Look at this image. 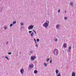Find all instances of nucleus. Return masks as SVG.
Instances as JSON below:
<instances>
[{"mask_svg":"<svg viewBox=\"0 0 76 76\" xmlns=\"http://www.w3.org/2000/svg\"><path fill=\"white\" fill-rule=\"evenodd\" d=\"M36 46L37 47H38V45H36Z\"/></svg>","mask_w":76,"mask_h":76,"instance_id":"nucleus-33","label":"nucleus"},{"mask_svg":"<svg viewBox=\"0 0 76 76\" xmlns=\"http://www.w3.org/2000/svg\"><path fill=\"white\" fill-rule=\"evenodd\" d=\"M10 26H13V24H11L10 25Z\"/></svg>","mask_w":76,"mask_h":76,"instance_id":"nucleus-25","label":"nucleus"},{"mask_svg":"<svg viewBox=\"0 0 76 76\" xmlns=\"http://www.w3.org/2000/svg\"><path fill=\"white\" fill-rule=\"evenodd\" d=\"M57 76H61V75L60 74H58Z\"/></svg>","mask_w":76,"mask_h":76,"instance_id":"nucleus-19","label":"nucleus"},{"mask_svg":"<svg viewBox=\"0 0 76 76\" xmlns=\"http://www.w3.org/2000/svg\"><path fill=\"white\" fill-rule=\"evenodd\" d=\"M63 46L64 48H67V44L64 43L63 44Z\"/></svg>","mask_w":76,"mask_h":76,"instance_id":"nucleus-6","label":"nucleus"},{"mask_svg":"<svg viewBox=\"0 0 76 76\" xmlns=\"http://www.w3.org/2000/svg\"><path fill=\"white\" fill-rule=\"evenodd\" d=\"M54 53L55 55H57L58 53V50L57 49H55L54 51Z\"/></svg>","mask_w":76,"mask_h":76,"instance_id":"nucleus-2","label":"nucleus"},{"mask_svg":"<svg viewBox=\"0 0 76 76\" xmlns=\"http://www.w3.org/2000/svg\"><path fill=\"white\" fill-rule=\"evenodd\" d=\"M8 54L9 55H10V54H12V53H11V52H9L8 53Z\"/></svg>","mask_w":76,"mask_h":76,"instance_id":"nucleus-18","label":"nucleus"},{"mask_svg":"<svg viewBox=\"0 0 76 76\" xmlns=\"http://www.w3.org/2000/svg\"><path fill=\"white\" fill-rule=\"evenodd\" d=\"M44 65L45 66H47V64H45V63H44Z\"/></svg>","mask_w":76,"mask_h":76,"instance_id":"nucleus-17","label":"nucleus"},{"mask_svg":"<svg viewBox=\"0 0 76 76\" xmlns=\"http://www.w3.org/2000/svg\"><path fill=\"white\" fill-rule=\"evenodd\" d=\"M64 19H65V20H66V19H67V18L66 17H65Z\"/></svg>","mask_w":76,"mask_h":76,"instance_id":"nucleus-26","label":"nucleus"},{"mask_svg":"<svg viewBox=\"0 0 76 76\" xmlns=\"http://www.w3.org/2000/svg\"><path fill=\"white\" fill-rule=\"evenodd\" d=\"M20 24H21V26H23V23H20Z\"/></svg>","mask_w":76,"mask_h":76,"instance_id":"nucleus-23","label":"nucleus"},{"mask_svg":"<svg viewBox=\"0 0 76 76\" xmlns=\"http://www.w3.org/2000/svg\"><path fill=\"white\" fill-rule=\"evenodd\" d=\"M75 72H73L72 73V76H75Z\"/></svg>","mask_w":76,"mask_h":76,"instance_id":"nucleus-10","label":"nucleus"},{"mask_svg":"<svg viewBox=\"0 0 76 76\" xmlns=\"http://www.w3.org/2000/svg\"><path fill=\"white\" fill-rule=\"evenodd\" d=\"M71 6H73V2H71Z\"/></svg>","mask_w":76,"mask_h":76,"instance_id":"nucleus-27","label":"nucleus"},{"mask_svg":"<svg viewBox=\"0 0 76 76\" xmlns=\"http://www.w3.org/2000/svg\"><path fill=\"white\" fill-rule=\"evenodd\" d=\"M49 60H50V59L49 58H48L46 60L47 61H49Z\"/></svg>","mask_w":76,"mask_h":76,"instance_id":"nucleus-21","label":"nucleus"},{"mask_svg":"<svg viewBox=\"0 0 76 76\" xmlns=\"http://www.w3.org/2000/svg\"><path fill=\"white\" fill-rule=\"evenodd\" d=\"M35 58V57L34 56H32L31 57V60H34Z\"/></svg>","mask_w":76,"mask_h":76,"instance_id":"nucleus-4","label":"nucleus"},{"mask_svg":"<svg viewBox=\"0 0 76 76\" xmlns=\"http://www.w3.org/2000/svg\"><path fill=\"white\" fill-rule=\"evenodd\" d=\"M4 29H7V27H4Z\"/></svg>","mask_w":76,"mask_h":76,"instance_id":"nucleus-28","label":"nucleus"},{"mask_svg":"<svg viewBox=\"0 0 76 76\" xmlns=\"http://www.w3.org/2000/svg\"><path fill=\"white\" fill-rule=\"evenodd\" d=\"M58 70H56V74H58Z\"/></svg>","mask_w":76,"mask_h":76,"instance_id":"nucleus-11","label":"nucleus"},{"mask_svg":"<svg viewBox=\"0 0 76 76\" xmlns=\"http://www.w3.org/2000/svg\"><path fill=\"white\" fill-rule=\"evenodd\" d=\"M37 42H39V39H37Z\"/></svg>","mask_w":76,"mask_h":76,"instance_id":"nucleus-15","label":"nucleus"},{"mask_svg":"<svg viewBox=\"0 0 76 76\" xmlns=\"http://www.w3.org/2000/svg\"><path fill=\"white\" fill-rule=\"evenodd\" d=\"M34 73L35 74H37L38 73V71L37 70H35L34 71Z\"/></svg>","mask_w":76,"mask_h":76,"instance_id":"nucleus-8","label":"nucleus"},{"mask_svg":"<svg viewBox=\"0 0 76 76\" xmlns=\"http://www.w3.org/2000/svg\"><path fill=\"white\" fill-rule=\"evenodd\" d=\"M16 23V21H14L13 23V25H14V24H15V23Z\"/></svg>","mask_w":76,"mask_h":76,"instance_id":"nucleus-13","label":"nucleus"},{"mask_svg":"<svg viewBox=\"0 0 76 76\" xmlns=\"http://www.w3.org/2000/svg\"><path fill=\"white\" fill-rule=\"evenodd\" d=\"M34 34L33 32L31 34V36L32 37H33V35H34Z\"/></svg>","mask_w":76,"mask_h":76,"instance_id":"nucleus-12","label":"nucleus"},{"mask_svg":"<svg viewBox=\"0 0 76 76\" xmlns=\"http://www.w3.org/2000/svg\"><path fill=\"white\" fill-rule=\"evenodd\" d=\"M47 23H45L44 24H43V26L45 27V28H47V27L48 26V25H49V23L50 22L48 21H47Z\"/></svg>","mask_w":76,"mask_h":76,"instance_id":"nucleus-1","label":"nucleus"},{"mask_svg":"<svg viewBox=\"0 0 76 76\" xmlns=\"http://www.w3.org/2000/svg\"><path fill=\"white\" fill-rule=\"evenodd\" d=\"M58 41V39H55V41Z\"/></svg>","mask_w":76,"mask_h":76,"instance_id":"nucleus-31","label":"nucleus"},{"mask_svg":"<svg viewBox=\"0 0 76 76\" xmlns=\"http://www.w3.org/2000/svg\"><path fill=\"white\" fill-rule=\"evenodd\" d=\"M71 48H72L71 47L69 46L68 49V50H69V52H70V50H71Z\"/></svg>","mask_w":76,"mask_h":76,"instance_id":"nucleus-9","label":"nucleus"},{"mask_svg":"<svg viewBox=\"0 0 76 76\" xmlns=\"http://www.w3.org/2000/svg\"><path fill=\"white\" fill-rule=\"evenodd\" d=\"M34 32L35 34H37V33H36V32L35 31H34Z\"/></svg>","mask_w":76,"mask_h":76,"instance_id":"nucleus-29","label":"nucleus"},{"mask_svg":"<svg viewBox=\"0 0 76 76\" xmlns=\"http://www.w3.org/2000/svg\"><path fill=\"white\" fill-rule=\"evenodd\" d=\"M34 41L36 43H37V41H36V39H34Z\"/></svg>","mask_w":76,"mask_h":76,"instance_id":"nucleus-14","label":"nucleus"},{"mask_svg":"<svg viewBox=\"0 0 76 76\" xmlns=\"http://www.w3.org/2000/svg\"><path fill=\"white\" fill-rule=\"evenodd\" d=\"M28 32H29V33H30V34H31V33H32V31H28Z\"/></svg>","mask_w":76,"mask_h":76,"instance_id":"nucleus-24","label":"nucleus"},{"mask_svg":"<svg viewBox=\"0 0 76 76\" xmlns=\"http://www.w3.org/2000/svg\"><path fill=\"white\" fill-rule=\"evenodd\" d=\"M34 66V64H32V65H30L29 66V67H30V68H33V67H34V66Z\"/></svg>","mask_w":76,"mask_h":76,"instance_id":"nucleus-7","label":"nucleus"},{"mask_svg":"<svg viewBox=\"0 0 76 76\" xmlns=\"http://www.w3.org/2000/svg\"><path fill=\"white\" fill-rule=\"evenodd\" d=\"M20 72L21 74L23 73H24V69H21Z\"/></svg>","mask_w":76,"mask_h":76,"instance_id":"nucleus-5","label":"nucleus"},{"mask_svg":"<svg viewBox=\"0 0 76 76\" xmlns=\"http://www.w3.org/2000/svg\"><path fill=\"white\" fill-rule=\"evenodd\" d=\"M34 28V26L31 25L29 26V27H28V29H32Z\"/></svg>","mask_w":76,"mask_h":76,"instance_id":"nucleus-3","label":"nucleus"},{"mask_svg":"<svg viewBox=\"0 0 76 76\" xmlns=\"http://www.w3.org/2000/svg\"><path fill=\"white\" fill-rule=\"evenodd\" d=\"M52 61H53V60H50V61H49L50 63H52Z\"/></svg>","mask_w":76,"mask_h":76,"instance_id":"nucleus-16","label":"nucleus"},{"mask_svg":"<svg viewBox=\"0 0 76 76\" xmlns=\"http://www.w3.org/2000/svg\"><path fill=\"white\" fill-rule=\"evenodd\" d=\"M58 27H59L58 25H57L56 26V28H58Z\"/></svg>","mask_w":76,"mask_h":76,"instance_id":"nucleus-20","label":"nucleus"},{"mask_svg":"<svg viewBox=\"0 0 76 76\" xmlns=\"http://www.w3.org/2000/svg\"><path fill=\"white\" fill-rule=\"evenodd\" d=\"M5 58H7V60H9V58H8V57H7V56H6Z\"/></svg>","mask_w":76,"mask_h":76,"instance_id":"nucleus-22","label":"nucleus"},{"mask_svg":"<svg viewBox=\"0 0 76 76\" xmlns=\"http://www.w3.org/2000/svg\"><path fill=\"white\" fill-rule=\"evenodd\" d=\"M60 12V10H59L58 11V12Z\"/></svg>","mask_w":76,"mask_h":76,"instance_id":"nucleus-30","label":"nucleus"},{"mask_svg":"<svg viewBox=\"0 0 76 76\" xmlns=\"http://www.w3.org/2000/svg\"><path fill=\"white\" fill-rule=\"evenodd\" d=\"M6 44H7H7H9V42H7Z\"/></svg>","mask_w":76,"mask_h":76,"instance_id":"nucleus-32","label":"nucleus"}]
</instances>
